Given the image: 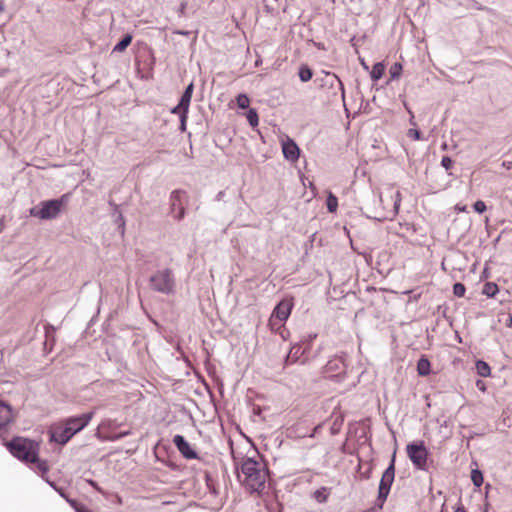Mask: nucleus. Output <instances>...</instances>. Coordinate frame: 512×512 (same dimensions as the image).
I'll list each match as a JSON object with an SVG mask.
<instances>
[{"label":"nucleus","instance_id":"nucleus-1","mask_svg":"<svg viewBox=\"0 0 512 512\" xmlns=\"http://www.w3.org/2000/svg\"><path fill=\"white\" fill-rule=\"evenodd\" d=\"M6 447L15 458L26 464H34L42 474L49 471L47 462L39 458V441L17 436L12 438Z\"/></svg>","mask_w":512,"mask_h":512},{"label":"nucleus","instance_id":"nucleus-2","mask_svg":"<svg viewBox=\"0 0 512 512\" xmlns=\"http://www.w3.org/2000/svg\"><path fill=\"white\" fill-rule=\"evenodd\" d=\"M238 479L251 492H260L265 485L268 474L263 465L253 458H245L240 465Z\"/></svg>","mask_w":512,"mask_h":512},{"label":"nucleus","instance_id":"nucleus-3","mask_svg":"<svg viewBox=\"0 0 512 512\" xmlns=\"http://www.w3.org/2000/svg\"><path fill=\"white\" fill-rule=\"evenodd\" d=\"M149 287L154 292L172 295L176 291V278L172 269L164 268L155 271L149 277Z\"/></svg>","mask_w":512,"mask_h":512},{"label":"nucleus","instance_id":"nucleus-4","mask_svg":"<svg viewBox=\"0 0 512 512\" xmlns=\"http://www.w3.org/2000/svg\"><path fill=\"white\" fill-rule=\"evenodd\" d=\"M69 198L70 194L66 193L58 199L42 201L30 209V215L43 220L54 219L59 215L62 207L68 203Z\"/></svg>","mask_w":512,"mask_h":512},{"label":"nucleus","instance_id":"nucleus-5","mask_svg":"<svg viewBox=\"0 0 512 512\" xmlns=\"http://www.w3.org/2000/svg\"><path fill=\"white\" fill-rule=\"evenodd\" d=\"M91 418H69L63 429L50 433V440L61 445L66 444L73 435L82 430Z\"/></svg>","mask_w":512,"mask_h":512},{"label":"nucleus","instance_id":"nucleus-6","mask_svg":"<svg viewBox=\"0 0 512 512\" xmlns=\"http://www.w3.org/2000/svg\"><path fill=\"white\" fill-rule=\"evenodd\" d=\"M406 451L410 461L417 469L427 470L429 452L423 441L409 443Z\"/></svg>","mask_w":512,"mask_h":512},{"label":"nucleus","instance_id":"nucleus-7","mask_svg":"<svg viewBox=\"0 0 512 512\" xmlns=\"http://www.w3.org/2000/svg\"><path fill=\"white\" fill-rule=\"evenodd\" d=\"M395 478V453L392 456L391 462L389 466L384 471L380 483H379V490H378V500L382 503L386 501L391 486L393 484Z\"/></svg>","mask_w":512,"mask_h":512},{"label":"nucleus","instance_id":"nucleus-8","mask_svg":"<svg viewBox=\"0 0 512 512\" xmlns=\"http://www.w3.org/2000/svg\"><path fill=\"white\" fill-rule=\"evenodd\" d=\"M346 354L335 355L326 363L324 369L329 377L342 381L346 375Z\"/></svg>","mask_w":512,"mask_h":512},{"label":"nucleus","instance_id":"nucleus-9","mask_svg":"<svg viewBox=\"0 0 512 512\" xmlns=\"http://www.w3.org/2000/svg\"><path fill=\"white\" fill-rule=\"evenodd\" d=\"M183 196H185V192L181 190H175L170 195L171 213L178 221L182 220L185 216V207L181 200Z\"/></svg>","mask_w":512,"mask_h":512},{"label":"nucleus","instance_id":"nucleus-10","mask_svg":"<svg viewBox=\"0 0 512 512\" xmlns=\"http://www.w3.org/2000/svg\"><path fill=\"white\" fill-rule=\"evenodd\" d=\"M292 307L293 303L288 299H284L275 306L272 317L278 319L280 322H284L289 318Z\"/></svg>","mask_w":512,"mask_h":512},{"label":"nucleus","instance_id":"nucleus-11","mask_svg":"<svg viewBox=\"0 0 512 512\" xmlns=\"http://www.w3.org/2000/svg\"><path fill=\"white\" fill-rule=\"evenodd\" d=\"M323 86H328L330 89L333 90V94L336 95L337 91H341V96L344 99L345 97V90L344 85L342 81L339 79V77L331 72L325 73V78L322 80Z\"/></svg>","mask_w":512,"mask_h":512},{"label":"nucleus","instance_id":"nucleus-12","mask_svg":"<svg viewBox=\"0 0 512 512\" xmlns=\"http://www.w3.org/2000/svg\"><path fill=\"white\" fill-rule=\"evenodd\" d=\"M282 152L286 160L295 162L300 156V149L297 144L290 138L282 143Z\"/></svg>","mask_w":512,"mask_h":512},{"label":"nucleus","instance_id":"nucleus-13","mask_svg":"<svg viewBox=\"0 0 512 512\" xmlns=\"http://www.w3.org/2000/svg\"><path fill=\"white\" fill-rule=\"evenodd\" d=\"M173 443L179 450V452L186 458V459H194L197 457L196 452L191 448L189 443L186 441V439L182 435H175L173 438Z\"/></svg>","mask_w":512,"mask_h":512},{"label":"nucleus","instance_id":"nucleus-14","mask_svg":"<svg viewBox=\"0 0 512 512\" xmlns=\"http://www.w3.org/2000/svg\"><path fill=\"white\" fill-rule=\"evenodd\" d=\"M304 354V349L301 345L295 344L291 347L289 353L285 357V364L289 365L295 363L300 360L302 355Z\"/></svg>","mask_w":512,"mask_h":512},{"label":"nucleus","instance_id":"nucleus-15","mask_svg":"<svg viewBox=\"0 0 512 512\" xmlns=\"http://www.w3.org/2000/svg\"><path fill=\"white\" fill-rule=\"evenodd\" d=\"M431 372V364L426 356H421L417 362V373L419 376H428Z\"/></svg>","mask_w":512,"mask_h":512},{"label":"nucleus","instance_id":"nucleus-16","mask_svg":"<svg viewBox=\"0 0 512 512\" xmlns=\"http://www.w3.org/2000/svg\"><path fill=\"white\" fill-rule=\"evenodd\" d=\"M194 85L191 82L184 90L181 98H180V106L189 108L192 94H193Z\"/></svg>","mask_w":512,"mask_h":512},{"label":"nucleus","instance_id":"nucleus-17","mask_svg":"<svg viewBox=\"0 0 512 512\" xmlns=\"http://www.w3.org/2000/svg\"><path fill=\"white\" fill-rule=\"evenodd\" d=\"M298 76L302 82H308L313 77V71L308 65L302 64L299 67Z\"/></svg>","mask_w":512,"mask_h":512},{"label":"nucleus","instance_id":"nucleus-18","mask_svg":"<svg viewBox=\"0 0 512 512\" xmlns=\"http://www.w3.org/2000/svg\"><path fill=\"white\" fill-rule=\"evenodd\" d=\"M132 35L126 34L123 38L114 46L113 52H123L132 42Z\"/></svg>","mask_w":512,"mask_h":512},{"label":"nucleus","instance_id":"nucleus-19","mask_svg":"<svg viewBox=\"0 0 512 512\" xmlns=\"http://www.w3.org/2000/svg\"><path fill=\"white\" fill-rule=\"evenodd\" d=\"M385 72V66L383 63L381 62H378V63H375L372 67V71L370 73V76H371V79L373 81H378L379 79L382 78L383 74Z\"/></svg>","mask_w":512,"mask_h":512},{"label":"nucleus","instance_id":"nucleus-20","mask_svg":"<svg viewBox=\"0 0 512 512\" xmlns=\"http://www.w3.org/2000/svg\"><path fill=\"white\" fill-rule=\"evenodd\" d=\"M499 291L497 284L493 282H487L483 286L482 293L488 297H494Z\"/></svg>","mask_w":512,"mask_h":512},{"label":"nucleus","instance_id":"nucleus-21","mask_svg":"<svg viewBox=\"0 0 512 512\" xmlns=\"http://www.w3.org/2000/svg\"><path fill=\"white\" fill-rule=\"evenodd\" d=\"M476 370L477 373L482 377H487L490 375V366L483 360H478L476 362Z\"/></svg>","mask_w":512,"mask_h":512},{"label":"nucleus","instance_id":"nucleus-22","mask_svg":"<svg viewBox=\"0 0 512 512\" xmlns=\"http://www.w3.org/2000/svg\"><path fill=\"white\" fill-rule=\"evenodd\" d=\"M327 210L331 213L336 212L338 207V199L333 193H329L326 199Z\"/></svg>","mask_w":512,"mask_h":512},{"label":"nucleus","instance_id":"nucleus-23","mask_svg":"<svg viewBox=\"0 0 512 512\" xmlns=\"http://www.w3.org/2000/svg\"><path fill=\"white\" fill-rule=\"evenodd\" d=\"M246 118L252 127H256L259 123L258 113L255 109H250L247 112Z\"/></svg>","mask_w":512,"mask_h":512},{"label":"nucleus","instance_id":"nucleus-24","mask_svg":"<svg viewBox=\"0 0 512 512\" xmlns=\"http://www.w3.org/2000/svg\"><path fill=\"white\" fill-rule=\"evenodd\" d=\"M471 480L476 487H480L483 484L482 472L478 469H474L471 472Z\"/></svg>","mask_w":512,"mask_h":512},{"label":"nucleus","instance_id":"nucleus-25","mask_svg":"<svg viewBox=\"0 0 512 512\" xmlns=\"http://www.w3.org/2000/svg\"><path fill=\"white\" fill-rule=\"evenodd\" d=\"M402 65L398 62L394 63L391 67H390V70H389V73H390V78L391 79H397L399 78V76L401 75V72H402Z\"/></svg>","mask_w":512,"mask_h":512},{"label":"nucleus","instance_id":"nucleus-26","mask_svg":"<svg viewBox=\"0 0 512 512\" xmlns=\"http://www.w3.org/2000/svg\"><path fill=\"white\" fill-rule=\"evenodd\" d=\"M13 409L10 404L0 400V416H12Z\"/></svg>","mask_w":512,"mask_h":512},{"label":"nucleus","instance_id":"nucleus-27","mask_svg":"<svg viewBox=\"0 0 512 512\" xmlns=\"http://www.w3.org/2000/svg\"><path fill=\"white\" fill-rule=\"evenodd\" d=\"M344 418H335L334 422L330 426V431L332 435H336L340 432L343 426Z\"/></svg>","mask_w":512,"mask_h":512},{"label":"nucleus","instance_id":"nucleus-28","mask_svg":"<svg viewBox=\"0 0 512 512\" xmlns=\"http://www.w3.org/2000/svg\"><path fill=\"white\" fill-rule=\"evenodd\" d=\"M236 100H237V105H238V107H239V108H241V109H246V108H248V107H249L250 100H249V98H248V96H247V95H245V94H239V95L237 96V99H236Z\"/></svg>","mask_w":512,"mask_h":512},{"label":"nucleus","instance_id":"nucleus-29","mask_svg":"<svg viewBox=\"0 0 512 512\" xmlns=\"http://www.w3.org/2000/svg\"><path fill=\"white\" fill-rule=\"evenodd\" d=\"M466 292V287L464 284L457 282L453 285V294L457 297H463Z\"/></svg>","mask_w":512,"mask_h":512},{"label":"nucleus","instance_id":"nucleus-30","mask_svg":"<svg viewBox=\"0 0 512 512\" xmlns=\"http://www.w3.org/2000/svg\"><path fill=\"white\" fill-rule=\"evenodd\" d=\"M314 498L319 502V503H324L327 501V494H326V488H321V489H318L314 492Z\"/></svg>","mask_w":512,"mask_h":512},{"label":"nucleus","instance_id":"nucleus-31","mask_svg":"<svg viewBox=\"0 0 512 512\" xmlns=\"http://www.w3.org/2000/svg\"><path fill=\"white\" fill-rule=\"evenodd\" d=\"M14 418H0V436H2L8 429V426Z\"/></svg>","mask_w":512,"mask_h":512},{"label":"nucleus","instance_id":"nucleus-32","mask_svg":"<svg viewBox=\"0 0 512 512\" xmlns=\"http://www.w3.org/2000/svg\"><path fill=\"white\" fill-rule=\"evenodd\" d=\"M400 203H401V193L399 191H397L394 196V209L392 211L393 217L397 215V213L399 211Z\"/></svg>","mask_w":512,"mask_h":512},{"label":"nucleus","instance_id":"nucleus-33","mask_svg":"<svg viewBox=\"0 0 512 512\" xmlns=\"http://www.w3.org/2000/svg\"><path fill=\"white\" fill-rule=\"evenodd\" d=\"M473 209L475 212L479 213V214H482L486 211L487 207H486V204L484 201L482 200H477L474 204H473Z\"/></svg>","mask_w":512,"mask_h":512},{"label":"nucleus","instance_id":"nucleus-34","mask_svg":"<svg viewBox=\"0 0 512 512\" xmlns=\"http://www.w3.org/2000/svg\"><path fill=\"white\" fill-rule=\"evenodd\" d=\"M188 109L189 108H186V107H181L180 106V102L178 103L177 106H175L171 112L173 114H178L180 117H182L183 115H187L188 114Z\"/></svg>","mask_w":512,"mask_h":512},{"label":"nucleus","instance_id":"nucleus-35","mask_svg":"<svg viewBox=\"0 0 512 512\" xmlns=\"http://www.w3.org/2000/svg\"><path fill=\"white\" fill-rule=\"evenodd\" d=\"M441 166L445 168V170H449L453 166V160L449 156H444L441 160Z\"/></svg>","mask_w":512,"mask_h":512},{"label":"nucleus","instance_id":"nucleus-36","mask_svg":"<svg viewBox=\"0 0 512 512\" xmlns=\"http://www.w3.org/2000/svg\"><path fill=\"white\" fill-rule=\"evenodd\" d=\"M407 135H408V137H410V138H412L414 140H421L422 139V134L417 129H409Z\"/></svg>","mask_w":512,"mask_h":512},{"label":"nucleus","instance_id":"nucleus-37","mask_svg":"<svg viewBox=\"0 0 512 512\" xmlns=\"http://www.w3.org/2000/svg\"><path fill=\"white\" fill-rule=\"evenodd\" d=\"M186 8H187V2L186 1L181 2V4L179 5V7L177 9V14L179 17H183L185 15Z\"/></svg>","mask_w":512,"mask_h":512},{"label":"nucleus","instance_id":"nucleus-38","mask_svg":"<svg viewBox=\"0 0 512 512\" xmlns=\"http://www.w3.org/2000/svg\"><path fill=\"white\" fill-rule=\"evenodd\" d=\"M186 119H187V115H183L182 117H180V129L182 131H185V129H186Z\"/></svg>","mask_w":512,"mask_h":512},{"label":"nucleus","instance_id":"nucleus-39","mask_svg":"<svg viewBox=\"0 0 512 512\" xmlns=\"http://www.w3.org/2000/svg\"><path fill=\"white\" fill-rule=\"evenodd\" d=\"M224 196H225V191H219L215 197V200L221 201V200H223Z\"/></svg>","mask_w":512,"mask_h":512},{"label":"nucleus","instance_id":"nucleus-40","mask_svg":"<svg viewBox=\"0 0 512 512\" xmlns=\"http://www.w3.org/2000/svg\"><path fill=\"white\" fill-rule=\"evenodd\" d=\"M265 9L269 13H272L275 10V8L273 6H270L269 4H265Z\"/></svg>","mask_w":512,"mask_h":512},{"label":"nucleus","instance_id":"nucleus-41","mask_svg":"<svg viewBox=\"0 0 512 512\" xmlns=\"http://www.w3.org/2000/svg\"><path fill=\"white\" fill-rule=\"evenodd\" d=\"M5 9V4L3 0H0V13H2Z\"/></svg>","mask_w":512,"mask_h":512},{"label":"nucleus","instance_id":"nucleus-42","mask_svg":"<svg viewBox=\"0 0 512 512\" xmlns=\"http://www.w3.org/2000/svg\"><path fill=\"white\" fill-rule=\"evenodd\" d=\"M175 33L179 34V35H188L189 34L188 31H182V30L175 31Z\"/></svg>","mask_w":512,"mask_h":512},{"label":"nucleus","instance_id":"nucleus-43","mask_svg":"<svg viewBox=\"0 0 512 512\" xmlns=\"http://www.w3.org/2000/svg\"><path fill=\"white\" fill-rule=\"evenodd\" d=\"M506 325L507 327H512V315L509 316Z\"/></svg>","mask_w":512,"mask_h":512},{"label":"nucleus","instance_id":"nucleus-44","mask_svg":"<svg viewBox=\"0 0 512 512\" xmlns=\"http://www.w3.org/2000/svg\"><path fill=\"white\" fill-rule=\"evenodd\" d=\"M503 166H505L507 169H511L512 168V162H509V163L503 162Z\"/></svg>","mask_w":512,"mask_h":512},{"label":"nucleus","instance_id":"nucleus-45","mask_svg":"<svg viewBox=\"0 0 512 512\" xmlns=\"http://www.w3.org/2000/svg\"><path fill=\"white\" fill-rule=\"evenodd\" d=\"M78 512H91V511H90V510H88L87 508H85V507L81 506V507H79Z\"/></svg>","mask_w":512,"mask_h":512},{"label":"nucleus","instance_id":"nucleus-46","mask_svg":"<svg viewBox=\"0 0 512 512\" xmlns=\"http://www.w3.org/2000/svg\"><path fill=\"white\" fill-rule=\"evenodd\" d=\"M455 512H467L464 507H458Z\"/></svg>","mask_w":512,"mask_h":512},{"label":"nucleus","instance_id":"nucleus-47","mask_svg":"<svg viewBox=\"0 0 512 512\" xmlns=\"http://www.w3.org/2000/svg\"><path fill=\"white\" fill-rule=\"evenodd\" d=\"M79 416H85V417H88V416H93L91 412H88V413H82L80 414Z\"/></svg>","mask_w":512,"mask_h":512},{"label":"nucleus","instance_id":"nucleus-48","mask_svg":"<svg viewBox=\"0 0 512 512\" xmlns=\"http://www.w3.org/2000/svg\"><path fill=\"white\" fill-rule=\"evenodd\" d=\"M89 483L96 489H98L96 482L90 480Z\"/></svg>","mask_w":512,"mask_h":512},{"label":"nucleus","instance_id":"nucleus-49","mask_svg":"<svg viewBox=\"0 0 512 512\" xmlns=\"http://www.w3.org/2000/svg\"><path fill=\"white\" fill-rule=\"evenodd\" d=\"M442 425H444L445 427H447L448 422H447L446 420H444V422H443V424H442Z\"/></svg>","mask_w":512,"mask_h":512},{"label":"nucleus","instance_id":"nucleus-50","mask_svg":"<svg viewBox=\"0 0 512 512\" xmlns=\"http://www.w3.org/2000/svg\"><path fill=\"white\" fill-rule=\"evenodd\" d=\"M363 66L365 69H368V66H366V64L364 62H362Z\"/></svg>","mask_w":512,"mask_h":512}]
</instances>
